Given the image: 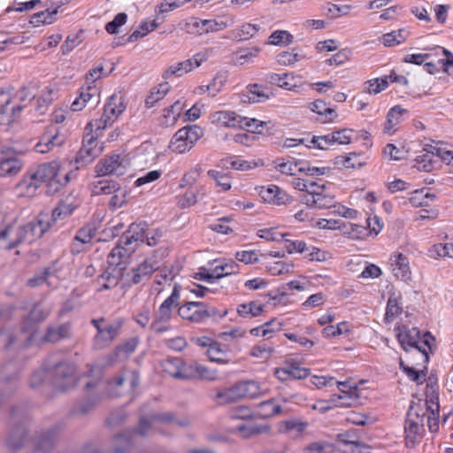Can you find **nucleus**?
<instances>
[{"instance_id": "1", "label": "nucleus", "mask_w": 453, "mask_h": 453, "mask_svg": "<svg viewBox=\"0 0 453 453\" xmlns=\"http://www.w3.org/2000/svg\"><path fill=\"white\" fill-rule=\"evenodd\" d=\"M397 340L402 348L411 353L413 358H419L426 365L429 362V353H432L435 338L430 332H426L422 336L417 327L409 328L406 326L398 327Z\"/></svg>"}, {"instance_id": "2", "label": "nucleus", "mask_w": 453, "mask_h": 453, "mask_svg": "<svg viewBox=\"0 0 453 453\" xmlns=\"http://www.w3.org/2000/svg\"><path fill=\"white\" fill-rule=\"evenodd\" d=\"M50 217L46 213H40L38 217L27 225L13 229L7 226L0 232V240H5L11 233H15L16 238L2 245L5 250H11L22 242L31 243L41 238L51 226Z\"/></svg>"}, {"instance_id": "3", "label": "nucleus", "mask_w": 453, "mask_h": 453, "mask_svg": "<svg viewBox=\"0 0 453 453\" xmlns=\"http://www.w3.org/2000/svg\"><path fill=\"white\" fill-rule=\"evenodd\" d=\"M74 368L67 362H58L47 365L42 371L33 373L30 387L38 388L44 380H50L52 387L59 391H65L74 384Z\"/></svg>"}, {"instance_id": "4", "label": "nucleus", "mask_w": 453, "mask_h": 453, "mask_svg": "<svg viewBox=\"0 0 453 453\" xmlns=\"http://www.w3.org/2000/svg\"><path fill=\"white\" fill-rule=\"evenodd\" d=\"M104 317L92 319L90 323L96 329V334L92 340V349L95 350L103 349L110 346L112 342L119 335L124 326L125 319L117 318L111 323L105 324Z\"/></svg>"}, {"instance_id": "5", "label": "nucleus", "mask_w": 453, "mask_h": 453, "mask_svg": "<svg viewBox=\"0 0 453 453\" xmlns=\"http://www.w3.org/2000/svg\"><path fill=\"white\" fill-rule=\"evenodd\" d=\"M180 287L175 284L172 294L162 303L158 310L155 312L153 321L150 328L155 334H163L171 329L170 321L172 319L173 309L180 304Z\"/></svg>"}, {"instance_id": "6", "label": "nucleus", "mask_w": 453, "mask_h": 453, "mask_svg": "<svg viewBox=\"0 0 453 453\" xmlns=\"http://www.w3.org/2000/svg\"><path fill=\"white\" fill-rule=\"evenodd\" d=\"M35 99V94L28 88H23L18 91L12 99H6L0 105V123L13 122L20 115L22 110L27 106V103Z\"/></svg>"}, {"instance_id": "7", "label": "nucleus", "mask_w": 453, "mask_h": 453, "mask_svg": "<svg viewBox=\"0 0 453 453\" xmlns=\"http://www.w3.org/2000/svg\"><path fill=\"white\" fill-rule=\"evenodd\" d=\"M425 411L419 406L411 404L408 410L405 424L404 434L406 446L412 448L420 442L424 433V418Z\"/></svg>"}, {"instance_id": "8", "label": "nucleus", "mask_w": 453, "mask_h": 453, "mask_svg": "<svg viewBox=\"0 0 453 453\" xmlns=\"http://www.w3.org/2000/svg\"><path fill=\"white\" fill-rule=\"evenodd\" d=\"M203 134V131L199 126L184 127L174 134L170 142L169 148L173 152L184 153L188 151Z\"/></svg>"}, {"instance_id": "9", "label": "nucleus", "mask_w": 453, "mask_h": 453, "mask_svg": "<svg viewBox=\"0 0 453 453\" xmlns=\"http://www.w3.org/2000/svg\"><path fill=\"white\" fill-rule=\"evenodd\" d=\"M134 250V247H127L120 241H118L116 246L108 255L109 266L105 272L107 279H110L111 275H113L115 278H125L124 270L127 261Z\"/></svg>"}, {"instance_id": "10", "label": "nucleus", "mask_w": 453, "mask_h": 453, "mask_svg": "<svg viewBox=\"0 0 453 453\" xmlns=\"http://www.w3.org/2000/svg\"><path fill=\"white\" fill-rule=\"evenodd\" d=\"M158 268V264L152 257H147L136 266L132 267L130 272L125 273V278L122 280L128 286L145 285Z\"/></svg>"}, {"instance_id": "11", "label": "nucleus", "mask_w": 453, "mask_h": 453, "mask_svg": "<svg viewBox=\"0 0 453 453\" xmlns=\"http://www.w3.org/2000/svg\"><path fill=\"white\" fill-rule=\"evenodd\" d=\"M128 165L129 163L125 157L114 154L101 159L96 165V172L100 176L109 174L121 176L126 173Z\"/></svg>"}, {"instance_id": "12", "label": "nucleus", "mask_w": 453, "mask_h": 453, "mask_svg": "<svg viewBox=\"0 0 453 453\" xmlns=\"http://www.w3.org/2000/svg\"><path fill=\"white\" fill-rule=\"evenodd\" d=\"M197 53L193 58L175 65L169 66L163 73L164 79H169L172 76L181 77L184 74L191 72L193 69L201 65L203 62L207 59V52Z\"/></svg>"}, {"instance_id": "13", "label": "nucleus", "mask_w": 453, "mask_h": 453, "mask_svg": "<svg viewBox=\"0 0 453 453\" xmlns=\"http://www.w3.org/2000/svg\"><path fill=\"white\" fill-rule=\"evenodd\" d=\"M150 429V422L144 417L140 419L138 427L134 432H127L114 438L113 453H127L132 446V438L134 434L146 435Z\"/></svg>"}, {"instance_id": "14", "label": "nucleus", "mask_w": 453, "mask_h": 453, "mask_svg": "<svg viewBox=\"0 0 453 453\" xmlns=\"http://www.w3.org/2000/svg\"><path fill=\"white\" fill-rule=\"evenodd\" d=\"M162 366L164 371L174 379L189 380L195 377L193 365L185 364L179 357L166 358Z\"/></svg>"}, {"instance_id": "15", "label": "nucleus", "mask_w": 453, "mask_h": 453, "mask_svg": "<svg viewBox=\"0 0 453 453\" xmlns=\"http://www.w3.org/2000/svg\"><path fill=\"white\" fill-rule=\"evenodd\" d=\"M35 169L37 170L40 178L42 179L44 182H50V186L56 185V190H58L59 187L66 184L69 180L68 174L64 173L63 178L65 182L63 183L61 181L60 165L57 161L42 164Z\"/></svg>"}, {"instance_id": "16", "label": "nucleus", "mask_w": 453, "mask_h": 453, "mask_svg": "<svg viewBox=\"0 0 453 453\" xmlns=\"http://www.w3.org/2000/svg\"><path fill=\"white\" fill-rule=\"evenodd\" d=\"M100 103V92L96 85L86 84L81 88L79 96L71 104L73 111H81L87 105L96 107Z\"/></svg>"}, {"instance_id": "17", "label": "nucleus", "mask_w": 453, "mask_h": 453, "mask_svg": "<svg viewBox=\"0 0 453 453\" xmlns=\"http://www.w3.org/2000/svg\"><path fill=\"white\" fill-rule=\"evenodd\" d=\"M102 152V148L98 146L97 140L90 134L84 136L82 147L76 155V162L86 165L91 163Z\"/></svg>"}, {"instance_id": "18", "label": "nucleus", "mask_w": 453, "mask_h": 453, "mask_svg": "<svg viewBox=\"0 0 453 453\" xmlns=\"http://www.w3.org/2000/svg\"><path fill=\"white\" fill-rule=\"evenodd\" d=\"M205 312V303L203 302H187L178 309V315L181 319L193 323L203 322Z\"/></svg>"}, {"instance_id": "19", "label": "nucleus", "mask_w": 453, "mask_h": 453, "mask_svg": "<svg viewBox=\"0 0 453 453\" xmlns=\"http://www.w3.org/2000/svg\"><path fill=\"white\" fill-rule=\"evenodd\" d=\"M22 166V162L12 150H0V177L16 175Z\"/></svg>"}, {"instance_id": "20", "label": "nucleus", "mask_w": 453, "mask_h": 453, "mask_svg": "<svg viewBox=\"0 0 453 453\" xmlns=\"http://www.w3.org/2000/svg\"><path fill=\"white\" fill-rule=\"evenodd\" d=\"M148 229V225L145 222L133 223L119 241L127 247H134L133 245L134 242L138 241L144 242V238Z\"/></svg>"}, {"instance_id": "21", "label": "nucleus", "mask_w": 453, "mask_h": 453, "mask_svg": "<svg viewBox=\"0 0 453 453\" xmlns=\"http://www.w3.org/2000/svg\"><path fill=\"white\" fill-rule=\"evenodd\" d=\"M42 183H44V180L40 178L37 170L33 169L19 181L18 189L22 195L32 196Z\"/></svg>"}, {"instance_id": "22", "label": "nucleus", "mask_w": 453, "mask_h": 453, "mask_svg": "<svg viewBox=\"0 0 453 453\" xmlns=\"http://www.w3.org/2000/svg\"><path fill=\"white\" fill-rule=\"evenodd\" d=\"M303 202L308 206L319 209H329L336 207L334 196L331 195L326 188L314 196H303Z\"/></svg>"}, {"instance_id": "23", "label": "nucleus", "mask_w": 453, "mask_h": 453, "mask_svg": "<svg viewBox=\"0 0 453 453\" xmlns=\"http://www.w3.org/2000/svg\"><path fill=\"white\" fill-rule=\"evenodd\" d=\"M338 387L347 388L345 382H337ZM342 391V395L334 394L331 395L329 402L334 406L339 407H351L358 403V397L357 395V388L353 390L346 391L343 388H339Z\"/></svg>"}, {"instance_id": "24", "label": "nucleus", "mask_w": 453, "mask_h": 453, "mask_svg": "<svg viewBox=\"0 0 453 453\" xmlns=\"http://www.w3.org/2000/svg\"><path fill=\"white\" fill-rule=\"evenodd\" d=\"M61 429L62 426L58 424L42 433L35 442V449L43 453L50 452L53 449L57 434Z\"/></svg>"}, {"instance_id": "25", "label": "nucleus", "mask_w": 453, "mask_h": 453, "mask_svg": "<svg viewBox=\"0 0 453 453\" xmlns=\"http://www.w3.org/2000/svg\"><path fill=\"white\" fill-rule=\"evenodd\" d=\"M392 272L397 279L406 280L411 274L408 258L401 253H395L390 257Z\"/></svg>"}, {"instance_id": "26", "label": "nucleus", "mask_w": 453, "mask_h": 453, "mask_svg": "<svg viewBox=\"0 0 453 453\" xmlns=\"http://www.w3.org/2000/svg\"><path fill=\"white\" fill-rule=\"evenodd\" d=\"M79 201L76 197L69 196L58 203V205L52 211L50 219L56 221L58 219H65L71 215L79 206Z\"/></svg>"}, {"instance_id": "27", "label": "nucleus", "mask_w": 453, "mask_h": 453, "mask_svg": "<svg viewBox=\"0 0 453 453\" xmlns=\"http://www.w3.org/2000/svg\"><path fill=\"white\" fill-rule=\"evenodd\" d=\"M213 124L220 125L227 127H237L242 126V116L237 115L234 111H219L211 115Z\"/></svg>"}, {"instance_id": "28", "label": "nucleus", "mask_w": 453, "mask_h": 453, "mask_svg": "<svg viewBox=\"0 0 453 453\" xmlns=\"http://www.w3.org/2000/svg\"><path fill=\"white\" fill-rule=\"evenodd\" d=\"M425 395L426 411L432 414L440 412L438 384L436 381H432L430 378L426 384Z\"/></svg>"}, {"instance_id": "29", "label": "nucleus", "mask_w": 453, "mask_h": 453, "mask_svg": "<svg viewBox=\"0 0 453 453\" xmlns=\"http://www.w3.org/2000/svg\"><path fill=\"white\" fill-rule=\"evenodd\" d=\"M93 196L111 195L120 190V185L112 180H100L91 184Z\"/></svg>"}, {"instance_id": "30", "label": "nucleus", "mask_w": 453, "mask_h": 453, "mask_svg": "<svg viewBox=\"0 0 453 453\" xmlns=\"http://www.w3.org/2000/svg\"><path fill=\"white\" fill-rule=\"evenodd\" d=\"M418 362L415 364L417 366H422L423 369H417L413 366L406 365L402 360L400 361V368L404 372L408 378L416 382L418 385L423 384L426 376V365H424L419 358H416Z\"/></svg>"}, {"instance_id": "31", "label": "nucleus", "mask_w": 453, "mask_h": 453, "mask_svg": "<svg viewBox=\"0 0 453 453\" xmlns=\"http://www.w3.org/2000/svg\"><path fill=\"white\" fill-rule=\"evenodd\" d=\"M71 326L69 324H62L57 326H50L44 334V340L49 342H58L70 337Z\"/></svg>"}, {"instance_id": "32", "label": "nucleus", "mask_w": 453, "mask_h": 453, "mask_svg": "<svg viewBox=\"0 0 453 453\" xmlns=\"http://www.w3.org/2000/svg\"><path fill=\"white\" fill-rule=\"evenodd\" d=\"M410 35L411 33L408 29L400 28L398 30H395L383 35L379 38V41L386 47H392L403 42L410 36Z\"/></svg>"}, {"instance_id": "33", "label": "nucleus", "mask_w": 453, "mask_h": 453, "mask_svg": "<svg viewBox=\"0 0 453 453\" xmlns=\"http://www.w3.org/2000/svg\"><path fill=\"white\" fill-rule=\"evenodd\" d=\"M41 138L47 147L50 148V150L61 146L65 142L64 137L59 134L58 128L55 125L49 126Z\"/></svg>"}, {"instance_id": "34", "label": "nucleus", "mask_w": 453, "mask_h": 453, "mask_svg": "<svg viewBox=\"0 0 453 453\" xmlns=\"http://www.w3.org/2000/svg\"><path fill=\"white\" fill-rule=\"evenodd\" d=\"M102 396L92 392L82 401L79 402L73 410L74 415H85L88 413L101 401Z\"/></svg>"}, {"instance_id": "35", "label": "nucleus", "mask_w": 453, "mask_h": 453, "mask_svg": "<svg viewBox=\"0 0 453 453\" xmlns=\"http://www.w3.org/2000/svg\"><path fill=\"white\" fill-rule=\"evenodd\" d=\"M434 198V194L429 193L426 188H421L410 194L409 202L414 207H425L429 206Z\"/></svg>"}, {"instance_id": "36", "label": "nucleus", "mask_w": 453, "mask_h": 453, "mask_svg": "<svg viewBox=\"0 0 453 453\" xmlns=\"http://www.w3.org/2000/svg\"><path fill=\"white\" fill-rule=\"evenodd\" d=\"M27 440L24 425H19L12 429L7 438V444L12 449L21 448Z\"/></svg>"}, {"instance_id": "37", "label": "nucleus", "mask_w": 453, "mask_h": 453, "mask_svg": "<svg viewBox=\"0 0 453 453\" xmlns=\"http://www.w3.org/2000/svg\"><path fill=\"white\" fill-rule=\"evenodd\" d=\"M408 111L400 105L392 107L387 114V121L384 127V132L389 133L402 120V117L407 114Z\"/></svg>"}, {"instance_id": "38", "label": "nucleus", "mask_w": 453, "mask_h": 453, "mask_svg": "<svg viewBox=\"0 0 453 453\" xmlns=\"http://www.w3.org/2000/svg\"><path fill=\"white\" fill-rule=\"evenodd\" d=\"M426 153L435 156L440 158L442 162L446 163L449 167V173L453 174V151L447 150L438 146L426 145Z\"/></svg>"}, {"instance_id": "39", "label": "nucleus", "mask_w": 453, "mask_h": 453, "mask_svg": "<svg viewBox=\"0 0 453 453\" xmlns=\"http://www.w3.org/2000/svg\"><path fill=\"white\" fill-rule=\"evenodd\" d=\"M227 351L228 348L226 345L215 342L212 343L211 347L207 349L206 353L211 361L226 364L228 362L226 359Z\"/></svg>"}, {"instance_id": "40", "label": "nucleus", "mask_w": 453, "mask_h": 453, "mask_svg": "<svg viewBox=\"0 0 453 453\" xmlns=\"http://www.w3.org/2000/svg\"><path fill=\"white\" fill-rule=\"evenodd\" d=\"M203 19L196 17H189L179 23V27L188 34L191 35H204L203 30Z\"/></svg>"}, {"instance_id": "41", "label": "nucleus", "mask_w": 453, "mask_h": 453, "mask_svg": "<svg viewBox=\"0 0 453 453\" xmlns=\"http://www.w3.org/2000/svg\"><path fill=\"white\" fill-rule=\"evenodd\" d=\"M171 86L168 82H163L158 87L152 88L150 94L145 100V105L147 108L153 107L157 102L163 99L165 96L169 92Z\"/></svg>"}, {"instance_id": "42", "label": "nucleus", "mask_w": 453, "mask_h": 453, "mask_svg": "<svg viewBox=\"0 0 453 453\" xmlns=\"http://www.w3.org/2000/svg\"><path fill=\"white\" fill-rule=\"evenodd\" d=\"M260 26L245 23L233 31L234 37L238 41H245L252 38L259 30Z\"/></svg>"}, {"instance_id": "43", "label": "nucleus", "mask_w": 453, "mask_h": 453, "mask_svg": "<svg viewBox=\"0 0 453 453\" xmlns=\"http://www.w3.org/2000/svg\"><path fill=\"white\" fill-rule=\"evenodd\" d=\"M242 398L241 392H239V387L236 383L234 387L226 388L223 391H219L216 395V399L220 404L231 403Z\"/></svg>"}, {"instance_id": "44", "label": "nucleus", "mask_w": 453, "mask_h": 453, "mask_svg": "<svg viewBox=\"0 0 453 453\" xmlns=\"http://www.w3.org/2000/svg\"><path fill=\"white\" fill-rule=\"evenodd\" d=\"M264 310V306L257 302H250L247 303L239 304L237 307V313L242 318L257 317Z\"/></svg>"}, {"instance_id": "45", "label": "nucleus", "mask_w": 453, "mask_h": 453, "mask_svg": "<svg viewBox=\"0 0 453 453\" xmlns=\"http://www.w3.org/2000/svg\"><path fill=\"white\" fill-rule=\"evenodd\" d=\"M261 51V49L257 46H254L252 48H246L238 50L235 53L234 63V65H242L246 63H249L252 58L257 57L258 53Z\"/></svg>"}, {"instance_id": "46", "label": "nucleus", "mask_w": 453, "mask_h": 453, "mask_svg": "<svg viewBox=\"0 0 453 453\" xmlns=\"http://www.w3.org/2000/svg\"><path fill=\"white\" fill-rule=\"evenodd\" d=\"M258 413L263 418H272L281 412L280 405L275 403L274 399H270L260 403L257 406Z\"/></svg>"}, {"instance_id": "47", "label": "nucleus", "mask_w": 453, "mask_h": 453, "mask_svg": "<svg viewBox=\"0 0 453 453\" xmlns=\"http://www.w3.org/2000/svg\"><path fill=\"white\" fill-rule=\"evenodd\" d=\"M265 90L258 84H250L248 86L249 95H247V97L251 103L265 102L270 97V95Z\"/></svg>"}, {"instance_id": "48", "label": "nucleus", "mask_w": 453, "mask_h": 453, "mask_svg": "<svg viewBox=\"0 0 453 453\" xmlns=\"http://www.w3.org/2000/svg\"><path fill=\"white\" fill-rule=\"evenodd\" d=\"M274 164L277 171L288 175H296L298 168L303 165L301 160L291 162L284 161L282 158L275 160Z\"/></svg>"}, {"instance_id": "49", "label": "nucleus", "mask_w": 453, "mask_h": 453, "mask_svg": "<svg viewBox=\"0 0 453 453\" xmlns=\"http://www.w3.org/2000/svg\"><path fill=\"white\" fill-rule=\"evenodd\" d=\"M159 26V23H157L156 20H153L151 22H142L138 29H135L127 39L128 42H134L137 41L139 38H142L145 36L150 31H153L155 28H157Z\"/></svg>"}, {"instance_id": "50", "label": "nucleus", "mask_w": 453, "mask_h": 453, "mask_svg": "<svg viewBox=\"0 0 453 453\" xmlns=\"http://www.w3.org/2000/svg\"><path fill=\"white\" fill-rule=\"evenodd\" d=\"M207 173L212 180H215L217 185L220 187L222 190L227 191L231 188V177L228 173L217 170H210Z\"/></svg>"}, {"instance_id": "51", "label": "nucleus", "mask_w": 453, "mask_h": 453, "mask_svg": "<svg viewBox=\"0 0 453 453\" xmlns=\"http://www.w3.org/2000/svg\"><path fill=\"white\" fill-rule=\"evenodd\" d=\"M58 13V9L50 11L49 9L35 13L31 17V24L39 26L40 24H51L55 20V17Z\"/></svg>"}, {"instance_id": "52", "label": "nucleus", "mask_w": 453, "mask_h": 453, "mask_svg": "<svg viewBox=\"0 0 453 453\" xmlns=\"http://www.w3.org/2000/svg\"><path fill=\"white\" fill-rule=\"evenodd\" d=\"M403 311V308L400 305L398 299L390 296L388 303L387 310L385 314V319L387 322H392L401 312Z\"/></svg>"}, {"instance_id": "53", "label": "nucleus", "mask_w": 453, "mask_h": 453, "mask_svg": "<svg viewBox=\"0 0 453 453\" xmlns=\"http://www.w3.org/2000/svg\"><path fill=\"white\" fill-rule=\"evenodd\" d=\"M293 35L286 30H276L269 36V44L288 45L293 42Z\"/></svg>"}, {"instance_id": "54", "label": "nucleus", "mask_w": 453, "mask_h": 453, "mask_svg": "<svg viewBox=\"0 0 453 453\" xmlns=\"http://www.w3.org/2000/svg\"><path fill=\"white\" fill-rule=\"evenodd\" d=\"M240 124H242V126H239V128H246L248 131L256 134H262L263 127L267 125V123L265 121H260L257 119L247 117H242V121Z\"/></svg>"}, {"instance_id": "55", "label": "nucleus", "mask_w": 453, "mask_h": 453, "mask_svg": "<svg viewBox=\"0 0 453 453\" xmlns=\"http://www.w3.org/2000/svg\"><path fill=\"white\" fill-rule=\"evenodd\" d=\"M242 397L256 398L259 395V386L256 381H242L237 383Z\"/></svg>"}, {"instance_id": "56", "label": "nucleus", "mask_w": 453, "mask_h": 453, "mask_svg": "<svg viewBox=\"0 0 453 453\" xmlns=\"http://www.w3.org/2000/svg\"><path fill=\"white\" fill-rule=\"evenodd\" d=\"M236 430L242 434V437L250 438L253 435L267 433L269 431V427L267 426L242 424V425L237 426Z\"/></svg>"}, {"instance_id": "57", "label": "nucleus", "mask_w": 453, "mask_h": 453, "mask_svg": "<svg viewBox=\"0 0 453 453\" xmlns=\"http://www.w3.org/2000/svg\"><path fill=\"white\" fill-rule=\"evenodd\" d=\"M16 333L10 328H2L0 330V348L3 349H10L16 343Z\"/></svg>"}, {"instance_id": "58", "label": "nucleus", "mask_w": 453, "mask_h": 453, "mask_svg": "<svg viewBox=\"0 0 453 453\" xmlns=\"http://www.w3.org/2000/svg\"><path fill=\"white\" fill-rule=\"evenodd\" d=\"M302 59L297 49L291 51H283L277 55V62L280 65H291Z\"/></svg>"}, {"instance_id": "59", "label": "nucleus", "mask_w": 453, "mask_h": 453, "mask_svg": "<svg viewBox=\"0 0 453 453\" xmlns=\"http://www.w3.org/2000/svg\"><path fill=\"white\" fill-rule=\"evenodd\" d=\"M96 229L92 226H85L80 228L75 236V241L80 242L81 244L90 243L92 239L96 236Z\"/></svg>"}, {"instance_id": "60", "label": "nucleus", "mask_w": 453, "mask_h": 453, "mask_svg": "<svg viewBox=\"0 0 453 453\" xmlns=\"http://www.w3.org/2000/svg\"><path fill=\"white\" fill-rule=\"evenodd\" d=\"M213 270L214 273L216 274V278L219 280L225 276L239 273V265L234 261H231L229 263H226L225 265H217Z\"/></svg>"}, {"instance_id": "61", "label": "nucleus", "mask_w": 453, "mask_h": 453, "mask_svg": "<svg viewBox=\"0 0 453 453\" xmlns=\"http://www.w3.org/2000/svg\"><path fill=\"white\" fill-rule=\"evenodd\" d=\"M119 97L116 95H112L107 104L104 106V111L106 112H110L114 118H117L120 113L123 112L125 107L123 104L120 102Z\"/></svg>"}, {"instance_id": "62", "label": "nucleus", "mask_w": 453, "mask_h": 453, "mask_svg": "<svg viewBox=\"0 0 453 453\" xmlns=\"http://www.w3.org/2000/svg\"><path fill=\"white\" fill-rule=\"evenodd\" d=\"M435 156L429 153H424L418 156L416 159L418 170L425 172H431L434 168V165L437 163L434 157Z\"/></svg>"}, {"instance_id": "63", "label": "nucleus", "mask_w": 453, "mask_h": 453, "mask_svg": "<svg viewBox=\"0 0 453 453\" xmlns=\"http://www.w3.org/2000/svg\"><path fill=\"white\" fill-rule=\"evenodd\" d=\"M334 134L314 135L311 140V144L319 150H327L334 144Z\"/></svg>"}, {"instance_id": "64", "label": "nucleus", "mask_w": 453, "mask_h": 453, "mask_svg": "<svg viewBox=\"0 0 453 453\" xmlns=\"http://www.w3.org/2000/svg\"><path fill=\"white\" fill-rule=\"evenodd\" d=\"M365 85H367L365 89L369 94H378L388 87V77L370 80L365 82Z\"/></svg>"}]
</instances>
